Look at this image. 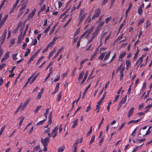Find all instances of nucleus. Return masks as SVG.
<instances>
[{"label": "nucleus", "instance_id": "7", "mask_svg": "<svg viewBox=\"0 0 152 152\" xmlns=\"http://www.w3.org/2000/svg\"><path fill=\"white\" fill-rule=\"evenodd\" d=\"M9 52L8 51H7L6 52L4 56V57L1 60V63L4 62L9 57Z\"/></svg>", "mask_w": 152, "mask_h": 152}, {"label": "nucleus", "instance_id": "9", "mask_svg": "<svg viewBox=\"0 0 152 152\" xmlns=\"http://www.w3.org/2000/svg\"><path fill=\"white\" fill-rule=\"evenodd\" d=\"M99 31H98L96 30V29L95 30V31L92 33V35H91V38L92 39H93L96 37L99 34Z\"/></svg>", "mask_w": 152, "mask_h": 152}, {"label": "nucleus", "instance_id": "57", "mask_svg": "<svg viewBox=\"0 0 152 152\" xmlns=\"http://www.w3.org/2000/svg\"><path fill=\"white\" fill-rule=\"evenodd\" d=\"M100 108V106H99V105H97L96 106V108L95 110H97V112L98 113L99 111V109Z\"/></svg>", "mask_w": 152, "mask_h": 152}, {"label": "nucleus", "instance_id": "37", "mask_svg": "<svg viewBox=\"0 0 152 152\" xmlns=\"http://www.w3.org/2000/svg\"><path fill=\"white\" fill-rule=\"evenodd\" d=\"M58 130V126H57L54 128L52 132V134H53L54 133H55L56 132H57V131Z\"/></svg>", "mask_w": 152, "mask_h": 152}, {"label": "nucleus", "instance_id": "49", "mask_svg": "<svg viewBox=\"0 0 152 152\" xmlns=\"http://www.w3.org/2000/svg\"><path fill=\"white\" fill-rule=\"evenodd\" d=\"M108 0H104L101 4V5L102 6H104L105 4L107 3Z\"/></svg>", "mask_w": 152, "mask_h": 152}, {"label": "nucleus", "instance_id": "24", "mask_svg": "<svg viewBox=\"0 0 152 152\" xmlns=\"http://www.w3.org/2000/svg\"><path fill=\"white\" fill-rule=\"evenodd\" d=\"M8 17V15H6L2 19V21H1V23H2L3 25L4 22L6 21Z\"/></svg>", "mask_w": 152, "mask_h": 152}, {"label": "nucleus", "instance_id": "28", "mask_svg": "<svg viewBox=\"0 0 152 152\" xmlns=\"http://www.w3.org/2000/svg\"><path fill=\"white\" fill-rule=\"evenodd\" d=\"M55 51L54 50H52L50 53H49V56L48 57V58L50 59V57L53 55Z\"/></svg>", "mask_w": 152, "mask_h": 152}, {"label": "nucleus", "instance_id": "45", "mask_svg": "<svg viewBox=\"0 0 152 152\" xmlns=\"http://www.w3.org/2000/svg\"><path fill=\"white\" fill-rule=\"evenodd\" d=\"M42 93L41 92H39L38 93V95L37 96V99H40L41 98V96H42Z\"/></svg>", "mask_w": 152, "mask_h": 152}, {"label": "nucleus", "instance_id": "61", "mask_svg": "<svg viewBox=\"0 0 152 152\" xmlns=\"http://www.w3.org/2000/svg\"><path fill=\"white\" fill-rule=\"evenodd\" d=\"M59 83H57L56 85L55 89L56 90L58 91L59 87Z\"/></svg>", "mask_w": 152, "mask_h": 152}, {"label": "nucleus", "instance_id": "39", "mask_svg": "<svg viewBox=\"0 0 152 152\" xmlns=\"http://www.w3.org/2000/svg\"><path fill=\"white\" fill-rule=\"evenodd\" d=\"M41 107V106H38L36 107V110L34 111V112L35 113H36L37 112L38 110Z\"/></svg>", "mask_w": 152, "mask_h": 152}, {"label": "nucleus", "instance_id": "14", "mask_svg": "<svg viewBox=\"0 0 152 152\" xmlns=\"http://www.w3.org/2000/svg\"><path fill=\"white\" fill-rule=\"evenodd\" d=\"M50 139L48 137H47L46 138H45L44 140V142L43 145H48V143Z\"/></svg>", "mask_w": 152, "mask_h": 152}, {"label": "nucleus", "instance_id": "41", "mask_svg": "<svg viewBox=\"0 0 152 152\" xmlns=\"http://www.w3.org/2000/svg\"><path fill=\"white\" fill-rule=\"evenodd\" d=\"M37 56L34 53L33 55L31 57L29 58L30 60H31L32 61H33L34 59Z\"/></svg>", "mask_w": 152, "mask_h": 152}, {"label": "nucleus", "instance_id": "2", "mask_svg": "<svg viewBox=\"0 0 152 152\" xmlns=\"http://www.w3.org/2000/svg\"><path fill=\"white\" fill-rule=\"evenodd\" d=\"M94 26H92L90 28L88 29L86 31H85L84 32L83 34L80 37V39H81L82 37L84 36L86 34H87V35H86V37H88L89 36V35L92 32L94 28Z\"/></svg>", "mask_w": 152, "mask_h": 152}, {"label": "nucleus", "instance_id": "29", "mask_svg": "<svg viewBox=\"0 0 152 152\" xmlns=\"http://www.w3.org/2000/svg\"><path fill=\"white\" fill-rule=\"evenodd\" d=\"M27 49L28 50L24 54V56L25 57L27 56L31 51L30 50L29 48H28Z\"/></svg>", "mask_w": 152, "mask_h": 152}, {"label": "nucleus", "instance_id": "36", "mask_svg": "<svg viewBox=\"0 0 152 152\" xmlns=\"http://www.w3.org/2000/svg\"><path fill=\"white\" fill-rule=\"evenodd\" d=\"M138 13L140 15H141L142 13V10L141 7H140L138 10Z\"/></svg>", "mask_w": 152, "mask_h": 152}, {"label": "nucleus", "instance_id": "11", "mask_svg": "<svg viewBox=\"0 0 152 152\" xmlns=\"http://www.w3.org/2000/svg\"><path fill=\"white\" fill-rule=\"evenodd\" d=\"M134 110V107H132L129 110V111L128 112V117H129L130 116L132 115V113H133Z\"/></svg>", "mask_w": 152, "mask_h": 152}, {"label": "nucleus", "instance_id": "48", "mask_svg": "<svg viewBox=\"0 0 152 152\" xmlns=\"http://www.w3.org/2000/svg\"><path fill=\"white\" fill-rule=\"evenodd\" d=\"M125 21L124 20L123 22V23L121 24V25L120 26L119 28V30H121L122 29V28L124 26V23H125Z\"/></svg>", "mask_w": 152, "mask_h": 152}, {"label": "nucleus", "instance_id": "8", "mask_svg": "<svg viewBox=\"0 0 152 152\" xmlns=\"http://www.w3.org/2000/svg\"><path fill=\"white\" fill-rule=\"evenodd\" d=\"M29 101V100L28 99H27L25 101L23 105V106H22L20 109V111H23L24 110L28 103Z\"/></svg>", "mask_w": 152, "mask_h": 152}, {"label": "nucleus", "instance_id": "31", "mask_svg": "<svg viewBox=\"0 0 152 152\" xmlns=\"http://www.w3.org/2000/svg\"><path fill=\"white\" fill-rule=\"evenodd\" d=\"M61 91L59 94L57 96V100L58 101H59L61 99Z\"/></svg>", "mask_w": 152, "mask_h": 152}, {"label": "nucleus", "instance_id": "56", "mask_svg": "<svg viewBox=\"0 0 152 152\" xmlns=\"http://www.w3.org/2000/svg\"><path fill=\"white\" fill-rule=\"evenodd\" d=\"M137 130V128H135L134 130V131H133V132H132V134H131V135L132 136L134 137L135 136V132H136V130Z\"/></svg>", "mask_w": 152, "mask_h": 152}, {"label": "nucleus", "instance_id": "51", "mask_svg": "<svg viewBox=\"0 0 152 152\" xmlns=\"http://www.w3.org/2000/svg\"><path fill=\"white\" fill-rule=\"evenodd\" d=\"M144 21V19H140L138 23V26H139L140 24L141 23H143Z\"/></svg>", "mask_w": 152, "mask_h": 152}, {"label": "nucleus", "instance_id": "27", "mask_svg": "<svg viewBox=\"0 0 152 152\" xmlns=\"http://www.w3.org/2000/svg\"><path fill=\"white\" fill-rule=\"evenodd\" d=\"M144 56V55H142L141 57L138 61V62H139V64H141L143 61V57Z\"/></svg>", "mask_w": 152, "mask_h": 152}, {"label": "nucleus", "instance_id": "52", "mask_svg": "<svg viewBox=\"0 0 152 152\" xmlns=\"http://www.w3.org/2000/svg\"><path fill=\"white\" fill-rule=\"evenodd\" d=\"M111 19V17L110 16L109 17H107L105 19V22L106 23H107L110 21Z\"/></svg>", "mask_w": 152, "mask_h": 152}, {"label": "nucleus", "instance_id": "53", "mask_svg": "<svg viewBox=\"0 0 152 152\" xmlns=\"http://www.w3.org/2000/svg\"><path fill=\"white\" fill-rule=\"evenodd\" d=\"M50 26H48L47 28L45 30L44 32L45 33H46L48 32L50 30Z\"/></svg>", "mask_w": 152, "mask_h": 152}, {"label": "nucleus", "instance_id": "46", "mask_svg": "<svg viewBox=\"0 0 152 152\" xmlns=\"http://www.w3.org/2000/svg\"><path fill=\"white\" fill-rule=\"evenodd\" d=\"M46 9V5L45 4H44L41 8L40 9V11H42L44 10H45Z\"/></svg>", "mask_w": 152, "mask_h": 152}, {"label": "nucleus", "instance_id": "3", "mask_svg": "<svg viewBox=\"0 0 152 152\" xmlns=\"http://www.w3.org/2000/svg\"><path fill=\"white\" fill-rule=\"evenodd\" d=\"M94 13V14L91 18L92 20L94 19L95 18H98L101 14V10L100 9L98 8L96 10H95Z\"/></svg>", "mask_w": 152, "mask_h": 152}, {"label": "nucleus", "instance_id": "40", "mask_svg": "<svg viewBox=\"0 0 152 152\" xmlns=\"http://www.w3.org/2000/svg\"><path fill=\"white\" fill-rule=\"evenodd\" d=\"M23 103H20V104L19 107H18V109L15 112V114H16L18 113V110H19V109H20V108H21V107L23 106Z\"/></svg>", "mask_w": 152, "mask_h": 152}, {"label": "nucleus", "instance_id": "16", "mask_svg": "<svg viewBox=\"0 0 152 152\" xmlns=\"http://www.w3.org/2000/svg\"><path fill=\"white\" fill-rule=\"evenodd\" d=\"M78 119H77L73 121V124L72 125V127L73 129L75 128L78 124Z\"/></svg>", "mask_w": 152, "mask_h": 152}, {"label": "nucleus", "instance_id": "35", "mask_svg": "<svg viewBox=\"0 0 152 152\" xmlns=\"http://www.w3.org/2000/svg\"><path fill=\"white\" fill-rule=\"evenodd\" d=\"M6 126V124H4L2 126L1 129L0 131V134H2L3 133L4 130L5 129V128Z\"/></svg>", "mask_w": 152, "mask_h": 152}, {"label": "nucleus", "instance_id": "18", "mask_svg": "<svg viewBox=\"0 0 152 152\" xmlns=\"http://www.w3.org/2000/svg\"><path fill=\"white\" fill-rule=\"evenodd\" d=\"M127 96V95H126L121 100L119 103L122 105V104L125 103L126 100Z\"/></svg>", "mask_w": 152, "mask_h": 152}, {"label": "nucleus", "instance_id": "15", "mask_svg": "<svg viewBox=\"0 0 152 152\" xmlns=\"http://www.w3.org/2000/svg\"><path fill=\"white\" fill-rule=\"evenodd\" d=\"M63 49V47H62L61 48H60L57 51L56 55L54 56L53 58V59H54L56 58L57 56L62 51Z\"/></svg>", "mask_w": 152, "mask_h": 152}, {"label": "nucleus", "instance_id": "43", "mask_svg": "<svg viewBox=\"0 0 152 152\" xmlns=\"http://www.w3.org/2000/svg\"><path fill=\"white\" fill-rule=\"evenodd\" d=\"M28 26H29V25L28 24H26V27H25V29L24 31V33H23V35L25 34H26V32L28 28Z\"/></svg>", "mask_w": 152, "mask_h": 152}, {"label": "nucleus", "instance_id": "42", "mask_svg": "<svg viewBox=\"0 0 152 152\" xmlns=\"http://www.w3.org/2000/svg\"><path fill=\"white\" fill-rule=\"evenodd\" d=\"M39 149H40L39 146L37 145L34 148L33 150L34 151H37V150Z\"/></svg>", "mask_w": 152, "mask_h": 152}, {"label": "nucleus", "instance_id": "13", "mask_svg": "<svg viewBox=\"0 0 152 152\" xmlns=\"http://www.w3.org/2000/svg\"><path fill=\"white\" fill-rule=\"evenodd\" d=\"M132 4L131 3H130L129 5L128 8L126 11V17L128 15V13L129 11L130 10V9L132 7Z\"/></svg>", "mask_w": 152, "mask_h": 152}, {"label": "nucleus", "instance_id": "30", "mask_svg": "<svg viewBox=\"0 0 152 152\" xmlns=\"http://www.w3.org/2000/svg\"><path fill=\"white\" fill-rule=\"evenodd\" d=\"M88 60V59H85L81 61L80 63V68H81L82 67V64H83L85 62L87 61Z\"/></svg>", "mask_w": 152, "mask_h": 152}, {"label": "nucleus", "instance_id": "47", "mask_svg": "<svg viewBox=\"0 0 152 152\" xmlns=\"http://www.w3.org/2000/svg\"><path fill=\"white\" fill-rule=\"evenodd\" d=\"M18 55V53L13 54L12 55V57L13 58V60H15L17 59V58L16 57V56Z\"/></svg>", "mask_w": 152, "mask_h": 152}, {"label": "nucleus", "instance_id": "10", "mask_svg": "<svg viewBox=\"0 0 152 152\" xmlns=\"http://www.w3.org/2000/svg\"><path fill=\"white\" fill-rule=\"evenodd\" d=\"M99 51V48H97L95 51L94 52V53L91 56V60L92 59L94 58L96 55L98 54Z\"/></svg>", "mask_w": 152, "mask_h": 152}, {"label": "nucleus", "instance_id": "38", "mask_svg": "<svg viewBox=\"0 0 152 152\" xmlns=\"http://www.w3.org/2000/svg\"><path fill=\"white\" fill-rule=\"evenodd\" d=\"M84 9H81L80 11V12L79 13V15L80 16L81 15H82L83 14H84Z\"/></svg>", "mask_w": 152, "mask_h": 152}, {"label": "nucleus", "instance_id": "33", "mask_svg": "<svg viewBox=\"0 0 152 152\" xmlns=\"http://www.w3.org/2000/svg\"><path fill=\"white\" fill-rule=\"evenodd\" d=\"M92 126H91L90 128V129H89V130L88 132V133L87 134V135H86L87 137H88L89 136V135L91 134L92 132Z\"/></svg>", "mask_w": 152, "mask_h": 152}, {"label": "nucleus", "instance_id": "44", "mask_svg": "<svg viewBox=\"0 0 152 152\" xmlns=\"http://www.w3.org/2000/svg\"><path fill=\"white\" fill-rule=\"evenodd\" d=\"M54 44V42H50L48 46H47L49 48V47H52Z\"/></svg>", "mask_w": 152, "mask_h": 152}, {"label": "nucleus", "instance_id": "17", "mask_svg": "<svg viewBox=\"0 0 152 152\" xmlns=\"http://www.w3.org/2000/svg\"><path fill=\"white\" fill-rule=\"evenodd\" d=\"M126 68L127 69H128L129 67H130L131 65V63L130 62V61L127 60L126 61Z\"/></svg>", "mask_w": 152, "mask_h": 152}, {"label": "nucleus", "instance_id": "5", "mask_svg": "<svg viewBox=\"0 0 152 152\" xmlns=\"http://www.w3.org/2000/svg\"><path fill=\"white\" fill-rule=\"evenodd\" d=\"M36 9L35 8L34 9L32 10L31 12L30 13L28 16L27 20H30L31 18H32L34 15L35 12H36Z\"/></svg>", "mask_w": 152, "mask_h": 152}, {"label": "nucleus", "instance_id": "62", "mask_svg": "<svg viewBox=\"0 0 152 152\" xmlns=\"http://www.w3.org/2000/svg\"><path fill=\"white\" fill-rule=\"evenodd\" d=\"M37 42V41L36 39H35L34 40V42L32 43V45H36Z\"/></svg>", "mask_w": 152, "mask_h": 152}, {"label": "nucleus", "instance_id": "58", "mask_svg": "<svg viewBox=\"0 0 152 152\" xmlns=\"http://www.w3.org/2000/svg\"><path fill=\"white\" fill-rule=\"evenodd\" d=\"M1 37H2V38L1 40V44H2L4 42V41L5 39V37L2 36Z\"/></svg>", "mask_w": 152, "mask_h": 152}, {"label": "nucleus", "instance_id": "1", "mask_svg": "<svg viewBox=\"0 0 152 152\" xmlns=\"http://www.w3.org/2000/svg\"><path fill=\"white\" fill-rule=\"evenodd\" d=\"M21 7L20 9V15L23 14V10L25 9L27 4V2H26L25 0H23L21 1Z\"/></svg>", "mask_w": 152, "mask_h": 152}, {"label": "nucleus", "instance_id": "21", "mask_svg": "<svg viewBox=\"0 0 152 152\" xmlns=\"http://www.w3.org/2000/svg\"><path fill=\"white\" fill-rule=\"evenodd\" d=\"M110 53H111V52L110 51L109 52H108L105 55V57H104V61H105V60H107L108 58H109L110 56Z\"/></svg>", "mask_w": 152, "mask_h": 152}, {"label": "nucleus", "instance_id": "55", "mask_svg": "<svg viewBox=\"0 0 152 152\" xmlns=\"http://www.w3.org/2000/svg\"><path fill=\"white\" fill-rule=\"evenodd\" d=\"M104 139L103 137L101 139L100 141L99 142V146H101L102 145V142L104 141Z\"/></svg>", "mask_w": 152, "mask_h": 152}, {"label": "nucleus", "instance_id": "50", "mask_svg": "<svg viewBox=\"0 0 152 152\" xmlns=\"http://www.w3.org/2000/svg\"><path fill=\"white\" fill-rule=\"evenodd\" d=\"M78 38V37H77L74 39L73 41L72 42V45H73L74 43L77 40Z\"/></svg>", "mask_w": 152, "mask_h": 152}, {"label": "nucleus", "instance_id": "6", "mask_svg": "<svg viewBox=\"0 0 152 152\" xmlns=\"http://www.w3.org/2000/svg\"><path fill=\"white\" fill-rule=\"evenodd\" d=\"M87 14V13H85L82 15L79 16V24H81L82 23L83 20L84 19L86 16Z\"/></svg>", "mask_w": 152, "mask_h": 152}, {"label": "nucleus", "instance_id": "12", "mask_svg": "<svg viewBox=\"0 0 152 152\" xmlns=\"http://www.w3.org/2000/svg\"><path fill=\"white\" fill-rule=\"evenodd\" d=\"M104 24V22L102 21L100 22L98 25V26H97L96 30L99 31V29L100 27H101Z\"/></svg>", "mask_w": 152, "mask_h": 152}, {"label": "nucleus", "instance_id": "34", "mask_svg": "<svg viewBox=\"0 0 152 152\" xmlns=\"http://www.w3.org/2000/svg\"><path fill=\"white\" fill-rule=\"evenodd\" d=\"M49 113V108H48L47 109V110L46 111V112L44 113V115L45 117V119H46V120L47 119V115Z\"/></svg>", "mask_w": 152, "mask_h": 152}, {"label": "nucleus", "instance_id": "63", "mask_svg": "<svg viewBox=\"0 0 152 152\" xmlns=\"http://www.w3.org/2000/svg\"><path fill=\"white\" fill-rule=\"evenodd\" d=\"M49 119H52V112H50L49 115Z\"/></svg>", "mask_w": 152, "mask_h": 152}, {"label": "nucleus", "instance_id": "59", "mask_svg": "<svg viewBox=\"0 0 152 152\" xmlns=\"http://www.w3.org/2000/svg\"><path fill=\"white\" fill-rule=\"evenodd\" d=\"M5 65V64L3 63L2 64H1L0 65V70H1Z\"/></svg>", "mask_w": 152, "mask_h": 152}, {"label": "nucleus", "instance_id": "4", "mask_svg": "<svg viewBox=\"0 0 152 152\" xmlns=\"http://www.w3.org/2000/svg\"><path fill=\"white\" fill-rule=\"evenodd\" d=\"M124 69L125 66H124L123 64L122 63L118 68V70H120V73L121 74L120 76H123L124 73L123 72L124 71Z\"/></svg>", "mask_w": 152, "mask_h": 152}, {"label": "nucleus", "instance_id": "25", "mask_svg": "<svg viewBox=\"0 0 152 152\" xmlns=\"http://www.w3.org/2000/svg\"><path fill=\"white\" fill-rule=\"evenodd\" d=\"M126 55V53L125 52H123L121 53L119 56V58H122Z\"/></svg>", "mask_w": 152, "mask_h": 152}, {"label": "nucleus", "instance_id": "32", "mask_svg": "<svg viewBox=\"0 0 152 152\" xmlns=\"http://www.w3.org/2000/svg\"><path fill=\"white\" fill-rule=\"evenodd\" d=\"M45 121L46 119H44L43 120L40 121L37 124L36 126H39L42 124Z\"/></svg>", "mask_w": 152, "mask_h": 152}, {"label": "nucleus", "instance_id": "23", "mask_svg": "<svg viewBox=\"0 0 152 152\" xmlns=\"http://www.w3.org/2000/svg\"><path fill=\"white\" fill-rule=\"evenodd\" d=\"M95 135H93L91 139V140H90L89 144L90 145V147L91 146V144L94 142V140H95Z\"/></svg>", "mask_w": 152, "mask_h": 152}, {"label": "nucleus", "instance_id": "54", "mask_svg": "<svg viewBox=\"0 0 152 152\" xmlns=\"http://www.w3.org/2000/svg\"><path fill=\"white\" fill-rule=\"evenodd\" d=\"M111 32H110L109 34V35L105 38V42H106L108 40V39H109L110 37V35H111Z\"/></svg>", "mask_w": 152, "mask_h": 152}, {"label": "nucleus", "instance_id": "22", "mask_svg": "<svg viewBox=\"0 0 152 152\" xmlns=\"http://www.w3.org/2000/svg\"><path fill=\"white\" fill-rule=\"evenodd\" d=\"M22 32L21 33V34L18 36V44L21 42L22 40L23 39L22 37Z\"/></svg>", "mask_w": 152, "mask_h": 152}, {"label": "nucleus", "instance_id": "26", "mask_svg": "<svg viewBox=\"0 0 152 152\" xmlns=\"http://www.w3.org/2000/svg\"><path fill=\"white\" fill-rule=\"evenodd\" d=\"M56 25H55L53 26V27L50 30V32L49 33V35L53 33V32L54 31V30H55V29L56 28Z\"/></svg>", "mask_w": 152, "mask_h": 152}, {"label": "nucleus", "instance_id": "19", "mask_svg": "<svg viewBox=\"0 0 152 152\" xmlns=\"http://www.w3.org/2000/svg\"><path fill=\"white\" fill-rule=\"evenodd\" d=\"M65 149V146L63 145L62 146L58 149V152H62Z\"/></svg>", "mask_w": 152, "mask_h": 152}, {"label": "nucleus", "instance_id": "64", "mask_svg": "<svg viewBox=\"0 0 152 152\" xmlns=\"http://www.w3.org/2000/svg\"><path fill=\"white\" fill-rule=\"evenodd\" d=\"M119 95H117L115 98V100L113 101V102H116L117 101L118 99L119 98Z\"/></svg>", "mask_w": 152, "mask_h": 152}, {"label": "nucleus", "instance_id": "20", "mask_svg": "<svg viewBox=\"0 0 152 152\" xmlns=\"http://www.w3.org/2000/svg\"><path fill=\"white\" fill-rule=\"evenodd\" d=\"M106 52L102 53L101 55L100 56L98 57V59L99 60H102L103 59L104 57Z\"/></svg>", "mask_w": 152, "mask_h": 152}, {"label": "nucleus", "instance_id": "60", "mask_svg": "<svg viewBox=\"0 0 152 152\" xmlns=\"http://www.w3.org/2000/svg\"><path fill=\"white\" fill-rule=\"evenodd\" d=\"M15 8L13 6L10 10V13L11 14L14 11Z\"/></svg>", "mask_w": 152, "mask_h": 152}]
</instances>
